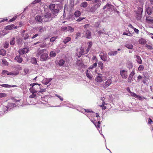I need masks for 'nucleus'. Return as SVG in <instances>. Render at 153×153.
<instances>
[{
	"label": "nucleus",
	"instance_id": "f257e3e1",
	"mask_svg": "<svg viewBox=\"0 0 153 153\" xmlns=\"http://www.w3.org/2000/svg\"><path fill=\"white\" fill-rule=\"evenodd\" d=\"M36 55L38 57L40 56V59L42 61L47 60L48 57V55L46 53V50L45 49L38 51Z\"/></svg>",
	"mask_w": 153,
	"mask_h": 153
},
{
	"label": "nucleus",
	"instance_id": "f03ea898",
	"mask_svg": "<svg viewBox=\"0 0 153 153\" xmlns=\"http://www.w3.org/2000/svg\"><path fill=\"white\" fill-rule=\"evenodd\" d=\"M50 10H52V13L55 14L58 13L59 10L61 9L60 4H51L49 6Z\"/></svg>",
	"mask_w": 153,
	"mask_h": 153
},
{
	"label": "nucleus",
	"instance_id": "7ed1b4c3",
	"mask_svg": "<svg viewBox=\"0 0 153 153\" xmlns=\"http://www.w3.org/2000/svg\"><path fill=\"white\" fill-rule=\"evenodd\" d=\"M112 83V81L111 79H108L107 80L103 82L102 84V87L105 89L106 88L108 87Z\"/></svg>",
	"mask_w": 153,
	"mask_h": 153
},
{
	"label": "nucleus",
	"instance_id": "20e7f679",
	"mask_svg": "<svg viewBox=\"0 0 153 153\" xmlns=\"http://www.w3.org/2000/svg\"><path fill=\"white\" fill-rule=\"evenodd\" d=\"M51 16V13L49 12H47L45 13L44 16H42L44 19L45 22H47L50 21Z\"/></svg>",
	"mask_w": 153,
	"mask_h": 153
},
{
	"label": "nucleus",
	"instance_id": "39448f33",
	"mask_svg": "<svg viewBox=\"0 0 153 153\" xmlns=\"http://www.w3.org/2000/svg\"><path fill=\"white\" fill-rule=\"evenodd\" d=\"M41 84H38L33 83L30 84V85L31 86L32 88H33L35 90L37 91V92H38L39 89H41Z\"/></svg>",
	"mask_w": 153,
	"mask_h": 153
},
{
	"label": "nucleus",
	"instance_id": "423d86ee",
	"mask_svg": "<svg viewBox=\"0 0 153 153\" xmlns=\"http://www.w3.org/2000/svg\"><path fill=\"white\" fill-rule=\"evenodd\" d=\"M99 56L101 59L104 61H106L107 59V55L106 53L104 52H101Z\"/></svg>",
	"mask_w": 153,
	"mask_h": 153
},
{
	"label": "nucleus",
	"instance_id": "0eeeda50",
	"mask_svg": "<svg viewBox=\"0 0 153 153\" xmlns=\"http://www.w3.org/2000/svg\"><path fill=\"white\" fill-rule=\"evenodd\" d=\"M97 9V8L94 5L91 7H88L86 9V10L89 12L94 13Z\"/></svg>",
	"mask_w": 153,
	"mask_h": 153
},
{
	"label": "nucleus",
	"instance_id": "6e6552de",
	"mask_svg": "<svg viewBox=\"0 0 153 153\" xmlns=\"http://www.w3.org/2000/svg\"><path fill=\"white\" fill-rule=\"evenodd\" d=\"M28 51L29 50L27 48H24L22 49L19 50V54L22 55L23 54L26 53H27Z\"/></svg>",
	"mask_w": 153,
	"mask_h": 153
},
{
	"label": "nucleus",
	"instance_id": "1a4fd4ad",
	"mask_svg": "<svg viewBox=\"0 0 153 153\" xmlns=\"http://www.w3.org/2000/svg\"><path fill=\"white\" fill-rule=\"evenodd\" d=\"M36 20L39 22L42 23L45 22L43 18L40 16H37L35 18Z\"/></svg>",
	"mask_w": 153,
	"mask_h": 153
},
{
	"label": "nucleus",
	"instance_id": "9d476101",
	"mask_svg": "<svg viewBox=\"0 0 153 153\" xmlns=\"http://www.w3.org/2000/svg\"><path fill=\"white\" fill-rule=\"evenodd\" d=\"M120 74L122 77L126 79L127 77V71L123 70L120 71Z\"/></svg>",
	"mask_w": 153,
	"mask_h": 153
},
{
	"label": "nucleus",
	"instance_id": "9b49d317",
	"mask_svg": "<svg viewBox=\"0 0 153 153\" xmlns=\"http://www.w3.org/2000/svg\"><path fill=\"white\" fill-rule=\"evenodd\" d=\"M134 58L136 59L135 60L138 64H141L142 63V61L139 56L135 55L134 56Z\"/></svg>",
	"mask_w": 153,
	"mask_h": 153
},
{
	"label": "nucleus",
	"instance_id": "f8f14e48",
	"mask_svg": "<svg viewBox=\"0 0 153 153\" xmlns=\"http://www.w3.org/2000/svg\"><path fill=\"white\" fill-rule=\"evenodd\" d=\"M94 5L97 8H99L101 4V0H95Z\"/></svg>",
	"mask_w": 153,
	"mask_h": 153
},
{
	"label": "nucleus",
	"instance_id": "ddd939ff",
	"mask_svg": "<svg viewBox=\"0 0 153 153\" xmlns=\"http://www.w3.org/2000/svg\"><path fill=\"white\" fill-rule=\"evenodd\" d=\"M84 33L86 35V37L88 39H90L91 37V33L90 31L86 30L84 31Z\"/></svg>",
	"mask_w": 153,
	"mask_h": 153
},
{
	"label": "nucleus",
	"instance_id": "4468645a",
	"mask_svg": "<svg viewBox=\"0 0 153 153\" xmlns=\"http://www.w3.org/2000/svg\"><path fill=\"white\" fill-rule=\"evenodd\" d=\"M20 55L19 56H16L15 58V60H16L17 62L21 63L23 61L22 58L20 56Z\"/></svg>",
	"mask_w": 153,
	"mask_h": 153
},
{
	"label": "nucleus",
	"instance_id": "2eb2a0df",
	"mask_svg": "<svg viewBox=\"0 0 153 153\" xmlns=\"http://www.w3.org/2000/svg\"><path fill=\"white\" fill-rule=\"evenodd\" d=\"M52 80V78H51L49 79L45 78L42 80V83L45 85H47Z\"/></svg>",
	"mask_w": 153,
	"mask_h": 153
},
{
	"label": "nucleus",
	"instance_id": "dca6fc26",
	"mask_svg": "<svg viewBox=\"0 0 153 153\" xmlns=\"http://www.w3.org/2000/svg\"><path fill=\"white\" fill-rule=\"evenodd\" d=\"M146 20L147 22L149 23H153V18L150 16H147L146 18Z\"/></svg>",
	"mask_w": 153,
	"mask_h": 153
},
{
	"label": "nucleus",
	"instance_id": "f3484780",
	"mask_svg": "<svg viewBox=\"0 0 153 153\" xmlns=\"http://www.w3.org/2000/svg\"><path fill=\"white\" fill-rule=\"evenodd\" d=\"M14 25L13 24H11L8 26H6L4 29L7 30H10L14 28Z\"/></svg>",
	"mask_w": 153,
	"mask_h": 153
},
{
	"label": "nucleus",
	"instance_id": "a211bd4d",
	"mask_svg": "<svg viewBox=\"0 0 153 153\" xmlns=\"http://www.w3.org/2000/svg\"><path fill=\"white\" fill-rule=\"evenodd\" d=\"M95 80L97 82H102V77L101 76H97Z\"/></svg>",
	"mask_w": 153,
	"mask_h": 153
},
{
	"label": "nucleus",
	"instance_id": "6ab92c4d",
	"mask_svg": "<svg viewBox=\"0 0 153 153\" xmlns=\"http://www.w3.org/2000/svg\"><path fill=\"white\" fill-rule=\"evenodd\" d=\"M22 37H23L25 40H26L29 38L30 37V35L29 33H25L23 34Z\"/></svg>",
	"mask_w": 153,
	"mask_h": 153
},
{
	"label": "nucleus",
	"instance_id": "aec40b11",
	"mask_svg": "<svg viewBox=\"0 0 153 153\" xmlns=\"http://www.w3.org/2000/svg\"><path fill=\"white\" fill-rule=\"evenodd\" d=\"M146 11L147 13L149 15L151 14L152 13V8H151L150 7H147L146 9Z\"/></svg>",
	"mask_w": 153,
	"mask_h": 153
},
{
	"label": "nucleus",
	"instance_id": "412c9836",
	"mask_svg": "<svg viewBox=\"0 0 153 153\" xmlns=\"http://www.w3.org/2000/svg\"><path fill=\"white\" fill-rule=\"evenodd\" d=\"M88 5V3L86 1H84L82 2L80 4V7L84 8L86 7Z\"/></svg>",
	"mask_w": 153,
	"mask_h": 153
},
{
	"label": "nucleus",
	"instance_id": "4be33fe9",
	"mask_svg": "<svg viewBox=\"0 0 153 153\" xmlns=\"http://www.w3.org/2000/svg\"><path fill=\"white\" fill-rule=\"evenodd\" d=\"M19 74L18 72H16L15 71H12L9 72L7 75H10L12 76H16L17 75Z\"/></svg>",
	"mask_w": 153,
	"mask_h": 153
},
{
	"label": "nucleus",
	"instance_id": "5701e85b",
	"mask_svg": "<svg viewBox=\"0 0 153 153\" xmlns=\"http://www.w3.org/2000/svg\"><path fill=\"white\" fill-rule=\"evenodd\" d=\"M125 46L129 49H132L133 47V45L130 43L126 44Z\"/></svg>",
	"mask_w": 153,
	"mask_h": 153
},
{
	"label": "nucleus",
	"instance_id": "b1692460",
	"mask_svg": "<svg viewBox=\"0 0 153 153\" xmlns=\"http://www.w3.org/2000/svg\"><path fill=\"white\" fill-rule=\"evenodd\" d=\"M71 40V38L70 37H67L64 39L63 41V42L65 44H66L68 42L70 41Z\"/></svg>",
	"mask_w": 153,
	"mask_h": 153
},
{
	"label": "nucleus",
	"instance_id": "393cba45",
	"mask_svg": "<svg viewBox=\"0 0 153 153\" xmlns=\"http://www.w3.org/2000/svg\"><path fill=\"white\" fill-rule=\"evenodd\" d=\"M117 53V51H110L108 52V54L110 56H114Z\"/></svg>",
	"mask_w": 153,
	"mask_h": 153
},
{
	"label": "nucleus",
	"instance_id": "a878e982",
	"mask_svg": "<svg viewBox=\"0 0 153 153\" xmlns=\"http://www.w3.org/2000/svg\"><path fill=\"white\" fill-rule=\"evenodd\" d=\"M65 61L63 59L60 60L58 62V64L59 66H62L64 64Z\"/></svg>",
	"mask_w": 153,
	"mask_h": 153
},
{
	"label": "nucleus",
	"instance_id": "bb28decb",
	"mask_svg": "<svg viewBox=\"0 0 153 153\" xmlns=\"http://www.w3.org/2000/svg\"><path fill=\"white\" fill-rule=\"evenodd\" d=\"M30 62L32 64H36L37 63L36 60V59L34 57H31L30 59Z\"/></svg>",
	"mask_w": 153,
	"mask_h": 153
},
{
	"label": "nucleus",
	"instance_id": "cd10ccee",
	"mask_svg": "<svg viewBox=\"0 0 153 153\" xmlns=\"http://www.w3.org/2000/svg\"><path fill=\"white\" fill-rule=\"evenodd\" d=\"M131 96L136 98H138L139 99H140L141 98V97L139 95H137L135 93H132Z\"/></svg>",
	"mask_w": 153,
	"mask_h": 153
},
{
	"label": "nucleus",
	"instance_id": "c85d7f7f",
	"mask_svg": "<svg viewBox=\"0 0 153 153\" xmlns=\"http://www.w3.org/2000/svg\"><path fill=\"white\" fill-rule=\"evenodd\" d=\"M98 66L101 69H102L103 68V65L102 62L101 61H100L98 63Z\"/></svg>",
	"mask_w": 153,
	"mask_h": 153
},
{
	"label": "nucleus",
	"instance_id": "c756f323",
	"mask_svg": "<svg viewBox=\"0 0 153 153\" xmlns=\"http://www.w3.org/2000/svg\"><path fill=\"white\" fill-rule=\"evenodd\" d=\"M6 54V51L2 49L0 50V54L2 56H5Z\"/></svg>",
	"mask_w": 153,
	"mask_h": 153
},
{
	"label": "nucleus",
	"instance_id": "7c9ffc66",
	"mask_svg": "<svg viewBox=\"0 0 153 153\" xmlns=\"http://www.w3.org/2000/svg\"><path fill=\"white\" fill-rule=\"evenodd\" d=\"M37 28L38 29L39 31L41 33L43 32L45 29V28L42 26H40L38 27Z\"/></svg>",
	"mask_w": 153,
	"mask_h": 153
},
{
	"label": "nucleus",
	"instance_id": "2f4dec72",
	"mask_svg": "<svg viewBox=\"0 0 153 153\" xmlns=\"http://www.w3.org/2000/svg\"><path fill=\"white\" fill-rule=\"evenodd\" d=\"M127 67L129 69H131L133 67L132 63L130 62H128L127 64Z\"/></svg>",
	"mask_w": 153,
	"mask_h": 153
},
{
	"label": "nucleus",
	"instance_id": "473e14b6",
	"mask_svg": "<svg viewBox=\"0 0 153 153\" xmlns=\"http://www.w3.org/2000/svg\"><path fill=\"white\" fill-rule=\"evenodd\" d=\"M15 38L14 37H13L11 39L10 42L11 45H13L15 44Z\"/></svg>",
	"mask_w": 153,
	"mask_h": 153
},
{
	"label": "nucleus",
	"instance_id": "72a5a7b5",
	"mask_svg": "<svg viewBox=\"0 0 153 153\" xmlns=\"http://www.w3.org/2000/svg\"><path fill=\"white\" fill-rule=\"evenodd\" d=\"M139 42L141 44H144L146 43V41L144 39L142 38L139 40Z\"/></svg>",
	"mask_w": 153,
	"mask_h": 153
},
{
	"label": "nucleus",
	"instance_id": "f704fd0d",
	"mask_svg": "<svg viewBox=\"0 0 153 153\" xmlns=\"http://www.w3.org/2000/svg\"><path fill=\"white\" fill-rule=\"evenodd\" d=\"M81 15V13L79 11H77L75 12L74 15L76 17H79Z\"/></svg>",
	"mask_w": 153,
	"mask_h": 153
},
{
	"label": "nucleus",
	"instance_id": "c9c22d12",
	"mask_svg": "<svg viewBox=\"0 0 153 153\" xmlns=\"http://www.w3.org/2000/svg\"><path fill=\"white\" fill-rule=\"evenodd\" d=\"M144 67L143 65H140L138 67V69L139 71H142L143 70Z\"/></svg>",
	"mask_w": 153,
	"mask_h": 153
},
{
	"label": "nucleus",
	"instance_id": "e433bc0d",
	"mask_svg": "<svg viewBox=\"0 0 153 153\" xmlns=\"http://www.w3.org/2000/svg\"><path fill=\"white\" fill-rule=\"evenodd\" d=\"M30 92L33 94L37 93V91L35 90L33 88H31L30 89Z\"/></svg>",
	"mask_w": 153,
	"mask_h": 153
},
{
	"label": "nucleus",
	"instance_id": "4c0bfd02",
	"mask_svg": "<svg viewBox=\"0 0 153 153\" xmlns=\"http://www.w3.org/2000/svg\"><path fill=\"white\" fill-rule=\"evenodd\" d=\"M56 55V54L55 52L53 51H51L50 53V56L51 57H54Z\"/></svg>",
	"mask_w": 153,
	"mask_h": 153
},
{
	"label": "nucleus",
	"instance_id": "58836bf2",
	"mask_svg": "<svg viewBox=\"0 0 153 153\" xmlns=\"http://www.w3.org/2000/svg\"><path fill=\"white\" fill-rule=\"evenodd\" d=\"M107 8L109 10L110 9H112L114 6L111 4H107Z\"/></svg>",
	"mask_w": 153,
	"mask_h": 153
},
{
	"label": "nucleus",
	"instance_id": "ea45409f",
	"mask_svg": "<svg viewBox=\"0 0 153 153\" xmlns=\"http://www.w3.org/2000/svg\"><path fill=\"white\" fill-rule=\"evenodd\" d=\"M0 85L2 87H5L6 88H10V85H9L8 84H4L1 85Z\"/></svg>",
	"mask_w": 153,
	"mask_h": 153
},
{
	"label": "nucleus",
	"instance_id": "a19ab883",
	"mask_svg": "<svg viewBox=\"0 0 153 153\" xmlns=\"http://www.w3.org/2000/svg\"><path fill=\"white\" fill-rule=\"evenodd\" d=\"M86 76L87 77L90 79H92V75L89 74L88 73V71L87 70L86 71Z\"/></svg>",
	"mask_w": 153,
	"mask_h": 153
},
{
	"label": "nucleus",
	"instance_id": "79ce46f5",
	"mask_svg": "<svg viewBox=\"0 0 153 153\" xmlns=\"http://www.w3.org/2000/svg\"><path fill=\"white\" fill-rule=\"evenodd\" d=\"M2 64L5 66L7 65H8V62L4 59L2 60Z\"/></svg>",
	"mask_w": 153,
	"mask_h": 153
},
{
	"label": "nucleus",
	"instance_id": "37998d69",
	"mask_svg": "<svg viewBox=\"0 0 153 153\" xmlns=\"http://www.w3.org/2000/svg\"><path fill=\"white\" fill-rule=\"evenodd\" d=\"M39 45L42 48H44L46 46V43L45 42H42L39 44Z\"/></svg>",
	"mask_w": 153,
	"mask_h": 153
},
{
	"label": "nucleus",
	"instance_id": "c03bdc74",
	"mask_svg": "<svg viewBox=\"0 0 153 153\" xmlns=\"http://www.w3.org/2000/svg\"><path fill=\"white\" fill-rule=\"evenodd\" d=\"M8 71L6 70H4L2 71V74L3 75H5L6 74L7 75L8 74Z\"/></svg>",
	"mask_w": 153,
	"mask_h": 153
},
{
	"label": "nucleus",
	"instance_id": "a18cd8bd",
	"mask_svg": "<svg viewBox=\"0 0 153 153\" xmlns=\"http://www.w3.org/2000/svg\"><path fill=\"white\" fill-rule=\"evenodd\" d=\"M56 38L57 37H53L50 39V41L52 42H54L55 41V40L56 39Z\"/></svg>",
	"mask_w": 153,
	"mask_h": 153
},
{
	"label": "nucleus",
	"instance_id": "49530a36",
	"mask_svg": "<svg viewBox=\"0 0 153 153\" xmlns=\"http://www.w3.org/2000/svg\"><path fill=\"white\" fill-rule=\"evenodd\" d=\"M46 91L45 89H43L41 88V89H39L38 93H42L43 92H45Z\"/></svg>",
	"mask_w": 153,
	"mask_h": 153
},
{
	"label": "nucleus",
	"instance_id": "de8ad7c7",
	"mask_svg": "<svg viewBox=\"0 0 153 153\" xmlns=\"http://www.w3.org/2000/svg\"><path fill=\"white\" fill-rule=\"evenodd\" d=\"M17 16L13 17L12 18L9 20V22H11L15 20L17 18Z\"/></svg>",
	"mask_w": 153,
	"mask_h": 153
},
{
	"label": "nucleus",
	"instance_id": "09e8293b",
	"mask_svg": "<svg viewBox=\"0 0 153 153\" xmlns=\"http://www.w3.org/2000/svg\"><path fill=\"white\" fill-rule=\"evenodd\" d=\"M146 46L148 49H149L152 50L153 49L152 47L150 45L146 44Z\"/></svg>",
	"mask_w": 153,
	"mask_h": 153
},
{
	"label": "nucleus",
	"instance_id": "8fccbe9b",
	"mask_svg": "<svg viewBox=\"0 0 153 153\" xmlns=\"http://www.w3.org/2000/svg\"><path fill=\"white\" fill-rule=\"evenodd\" d=\"M6 96V94L4 93H0V98H2L5 97Z\"/></svg>",
	"mask_w": 153,
	"mask_h": 153
},
{
	"label": "nucleus",
	"instance_id": "3c124183",
	"mask_svg": "<svg viewBox=\"0 0 153 153\" xmlns=\"http://www.w3.org/2000/svg\"><path fill=\"white\" fill-rule=\"evenodd\" d=\"M135 73L134 70H133L130 74L129 76L133 77L135 74Z\"/></svg>",
	"mask_w": 153,
	"mask_h": 153
},
{
	"label": "nucleus",
	"instance_id": "603ef678",
	"mask_svg": "<svg viewBox=\"0 0 153 153\" xmlns=\"http://www.w3.org/2000/svg\"><path fill=\"white\" fill-rule=\"evenodd\" d=\"M74 29L73 28H72L70 26H68V30H70L71 32H72L74 31Z\"/></svg>",
	"mask_w": 153,
	"mask_h": 153
},
{
	"label": "nucleus",
	"instance_id": "864d4df0",
	"mask_svg": "<svg viewBox=\"0 0 153 153\" xmlns=\"http://www.w3.org/2000/svg\"><path fill=\"white\" fill-rule=\"evenodd\" d=\"M142 14L141 13L140 14H139L138 15H137V20H140L141 19V17H142Z\"/></svg>",
	"mask_w": 153,
	"mask_h": 153
},
{
	"label": "nucleus",
	"instance_id": "5fc2aeb1",
	"mask_svg": "<svg viewBox=\"0 0 153 153\" xmlns=\"http://www.w3.org/2000/svg\"><path fill=\"white\" fill-rule=\"evenodd\" d=\"M92 45V43L91 42H88V47L90 48H91Z\"/></svg>",
	"mask_w": 153,
	"mask_h": 153
},
{
	"label": "nucleus",
	"instance_id": "6e6d98bb",
	"mask_svg": "<svg viewBox=\"0 0 153 153\" xmlns=\"http://www.w3.org/2000/svg\"><path fill=\"white\" fill-rule=\"evenodd\" d=\"M68 27H66V26H64L62 27V30H68Z\"/></svg>",
	"mask_w": 153,
	"mask_h": 153
},
{
	"label": "nucleus",
	"instance_id": "4d7b16f0",
	"mask_svg": "<svg viewBox=\"0 0 153 153\" xmlns=\"http://www.w3.org/2000/svg\"><path fill=\"white\" fill-rule=\"evenodd\" d=\"M84 18H81V17H79L78 18L77 20H76V21L78 22H79L81 21L82 20L84 19Z\"/></svg>",
	"mask_w": 153,
	"mask_h": 153
},
{
	"label": "nucleus",
	"instance_id": "13d9d810",
	"mask_svg": "<svg viewBox=\"0 0 153 153\" xmlns=\"http://www.w3.org/2000/svg\"><path fill=\"white\" fill-rule=\"evenodd\" d=\"M55 95L57 97H58V98H59V99L61 100V101H63V98L62 97H61V96L58 95V94H55Z\"/></svg>",
	"mask_w": 153,
	"mask_h": 153
},
{
	"label": "nucleus",
	"instance_id": "bf43d9fd",
	"mask_svg": "<svg viewBox=\"0 0 153 153\" xmlns=\"http://www.w3.org/2000/svg\"><path fill=\"white\" fill-rule=\"evenodd\" d=\"M84 52V50L82 48H80V51L79 52V53L80 54H81V55L83 54V53Z\"/></svg>",
	"mask_w": 153,
	"mask_h": 153
},
{
	"label": "nucleus",
	"instance_id": "052dcab7",
	"mask_svg": "<svg viewBox=\"0 0 153 153\" xmlns=\"http://www.w3.org/2000/svg\"><path fill=\"white\" fill-rule=\"evenodd\" d=\"M123 35H126L128 36H131V33H126L125 32H124L123 33Z\"/></svg>",
	"mask_w": 153,
	"mask_h": 153
},
{
	"label": "nucleus",
	"instance_id": "680f3d73",
	"mask_svg": "<svg viewBox=\"0 0 153 153\" xmlns=\"http://www.w3.org/2000/svg\"><path fill=\"white\" fill-rule=\"evenodd\" d=\"M29 71V69L27 68H25L24 70V71L25 72V74H27L28 73Z\"/></svg>",
	"mask_w": 153,
	"mask_h": 153
},
{
	"label": "nucleus",
	"instance_id": "e2e57ef3",
	"mask_svg": "<svg viewBox=\"0 0 153 153\" xmlns=\"http://www.w3.org/2000/svg\"><path fill=\"white\" fill-rule=\"evenodd\" d=\"M132 78V77L129 76L128 79V82H131Z\"/></svg>",
	"mask_w": 153,
	"mask_h": 153
},
{
	"label": "nucleus",
	"instance_id": "0e129e2a",
	"mask_svg": "<svg viewBox=\"0 0 153 153\" xmlns=\"http://www.w3.org/2000/svg\"><path fill=\"white\" fill-rule=\"evenodd\" d=\"M100 25V23L99 22H97L95 23V26L96 27H98Z\"/></svg>",
	"mask_w": 153,
	"mask_h": 153
},
{
	"label": "nucleus",
	"instance_id": "69168bd1",
	"mask_svg": "<svg viewBox=\"0 0 153 153\" xmlns=\"http://www.w3.org/2000/svg\"><path fill=\"white\" fill-rule=\"evenodd\" d=\"M39 36V34H38V33L36 34H35L33 36H32V37L31 38L32 39H34L36 37Z\"/></svg>",
	"mask_w": 153,
	"mask_h": 153
},
{
	"label": "nucleus",
	"instance_id": "338daca9",
	"mask_svg": "<svg viewBox=\"0 0 153 153\" xmlns=\"http://www.w3.org/2000/svg\"><path fill=\"white\" fill-rule=\"evenodd\" d=\"M142 78V76L140 75L138 76L137 77V80L138 82L140 81V79H141Z\"/></svg>",
	"mask_w": 153,
	"mask_h": 153
},
{
	"label": "nucleus",
	"instance_id": "774afa93",
	"mask_svg": "<svg viewBox=\"0 0 153 153\" xmlns=\"http://www.w3.org/2000/svg\"><path fill=\"white\" fill-rule=\"evenodd\" d=\"M36 94H31V95H30L29 97L30 98H34L35 97H36Z\"/></svg>",
	"mask_w": 153,
	"mask_h": 153
}]
</instances>
